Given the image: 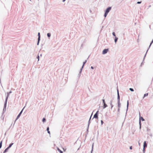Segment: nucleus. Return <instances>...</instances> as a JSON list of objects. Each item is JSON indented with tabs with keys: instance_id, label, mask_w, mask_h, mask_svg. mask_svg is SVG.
Listing matches in <instances>:
<instances>
[{
	"instance_id": "obj_17",
	"label": "nucleus",
	"mask_w": 153,
	"mask_h": 153,
	"mask_svg": "<svg viewBox=\"0 0 153 153\" xmlns=\"http://www.w3.org/2000/svg\"><path fill=\"white\" fill-rule=\"evenodd\" d=\"M9 149L7 147V148H6L5 149V150H4V152L3 153H5L7 152V151Z\"/></svg>"
},
{
	"instance_id": "obj_18",
	"label": "nucleus",
	"mask_w": 153,
	"mask_h": 153,
	"mask_svg": "<svg viewBox=\"0 0 153 153\" xmlns=\"http://www.w3.org/2000/svg\"><path fill=\"white\" fill-rule=\"evenodd\" d=\"M118 39V38L116 37H115V39H114V42L115 43H116Z\"/></svg>"
},
{
	"instance_id": "obj_37",
	"label": "nucleus",
	"mask_w": 153,
	"mask_h": 153,
	"mask_svg": "<svg viewBox=\"0 0 153 153\" xmlns=\"http://www.w3.org/2000/svg\"><path fill=\"white\" fill-rule=\"evenodd\" d=\"M98 112H99V111H97L96 112V113L95 114H98Z\"/></svg>"
},
{
	"instance_id": "obj_27",
	"label": "nucleus",
	"mask_w": 153,
	"mask_h": 153,
	"mask_svg": "<svg viewBox=\"0 0 153 153\" xmlns=\"http://www.w3.org/2000/svg\"><path fill=\"white\" fill-rule=\"evenodd\" d=\"M42 121L43 122H44L46 121V119L45 118H44L42 120Z\"/></svg>"
},
{
	"instance_id": "obj_19",
	"label": "nucleus",
	"mask_w": 153,
	"mask_h": 153,
	"mask_svg": "<svg viewBox=\"0 0 153 153\" xmlns=\"http://www.w3.org/2000/svg\"><path fill=\"white\" fill-rule=\"evenodd\" d=\"M148 93L145 94L144 95L143 97V99H144L145 97L148 96Z\"/></svg>"
},
{
	"instance_id": "obj_40",
	"label": "nucleus",
	"mask_w": 153,
	"mask_h": 153,
	"mask_svg": "<svg viewBox=\"0 0 153 153\" xmlns=\"http://www.w3.org/2000/svg\"><path fill=\"white\" fill-rule=\"evenodd\" d=\"M120 111V108H118V111L119 112V111Z\"/></svg>"
},
{
	"instance_id": "obj_1",
	"label": "nucleus",
	"mask_w": 153,
	"mask_h": 153,
	"mask_svg": "<svg viewBox=\"0 0 153 153\" xmlns=\"http://www.w3.org/2000/svg\"><path fill=\"white\" fill-rule=\"evenodd\" d=\"M12 92L10 91L9 92H7V96L6 97L5 101L4 102V107L3 109V111H5L6 110V105L7 103V100L8 98V97L9 96V95L11 93H12Z\"/></svg>"
},
{
	"instance_id": "obj_26",
	"label": "nucleus",
	"mask_w": 153,
	"mask_h": 153,
	"mask_svg": "<svg viewBox=\"0 0 153 153\" xmlns=\"http://www.w3.org/2000/svg\"><path fill=\"white\" fill-rule=\"evenodd\" d=\"M108 13H106L105 12V14H104V16H105V17L107 16V15Z\"/></svg>"
},
{
	"instance_id": "obj_36",
	"label": "nucleus",
	"mask_w": 153,
	"mask_h": 153,
	"mask_svg": "<svg viewBox=\"0 0 153 153\" xmlns=\"http://www.w3.org/2000/svg\"><path fill=\"white\" fill-rule=\"evenodd\" d=\"M145 148L143 147V153H144L145 152Z\"/></svg>"
},
{
	"instance_id": "obj_7",
	"label": "nucleus",
	"mask_w": 153,
	"mask_h": 153,
	"mask_svg": "<svg viewBox=\"0 0 153 153\" xmlns=\"http://www.w3.org/2000/svg\"><path fill=\"white\" fill-rule=\"evenodd\" d=\"M117 100H118V101H120V95H119V91H118V90L117 89Z\"/></svg>"
},
{
	"instance_id": "obj_35",
	"label": "nucleus",
	"mask_w": 153,
	"mask_h": 153,
	"mask_svg": "<svg viewBox=\"0 0 153 153\" xmlns=\"http://www.w3.org/2000/svg\"><path fill=\"white\" fill-rule=\"evenodd\" d=\"M101 125H102V124L103 123V122L102 120H101Z\"/></svg>"
},
{
	"instance_id": "obj_12",
	"label": "nucleus",
	"mask_w": 153,
	"mask_h": 153,
	"mask_svg": "<svg viewBox=\"0 0 153 153\" xmlns=\"http://www.w3.org/2000/svg\"><path fill=\"white\" fill-rule=\"evenodd\" d=\"M129 105V103H128V100L127 102V109H126V114H127V112L128 110V107Z\"/></svg>"
},
{
	"instance_id": "obj_23",
	"label": "nucleus",
	"mask_w": 153,
	"mask_h": 153,
	"mask_svg": "<svg viewBox=\"0 0 153 153\" xmlns=\"http://www.w3.org/2000/svg\"><path fill=\"white\" fill-rule=\"evenodd\" d=\"M139 124L140 126V128L141 127V121L140 120H139Z\"/></svg>"
},
{
	"instance_id": "obj_22",
	"label": "nucleus",
	"mask_w": 153,
	"mask_h": 153,
	"mask_svg": "<svg viewBox=\"0 0 153 153\" xmlns=\"http://www.w3.org/2000/svg\"><path fill=\"white\" fill-rule=\"evenodd\" d=\"M140 120H142V121H143L145 120L144 119H143V118L142 117H140Z\"/></svg>"
},
{
	"instance_id": "obj_9",
	"label": "nucleus",
	"mask_w": 153,
	"mask_h": 153,
	"mask_svg": "<svg viewBox=\"0 0 153 153\" xmlns=\"http://www.w3.org/2000/svg\"><path fill=\"white\" fill-rule=\"evenodd\" d=\"M147 146V144L146 143V141H145L143 143V147L145 148Z\"/></svg>"
},
{
	"instance_id": "obj_13",
	"label": "nucleus",
	"mask_w": 153,
	"mask_h": 153,
	"mask_svg": "<svg viewBox=\"0 0 153 153\" xmlns=\"http://www.w3.org/2000/svg\"><path fill=\"white\" fill-rule=\"evenodd\" d=\"M118 107L119 108L120 107L121 104L120 102V101H117Z\"/></svg>"
},
{
	"instance_id": "obj_10",
	"label": "nucleus",
	"mask_w": 153,
	"mask_h": 153,
	"mask_svg": "<svg viewBox=\"0 0 153 153\" xmlns=\"http://www.w3.org/2000/svg\"><path fill=\"white\" fill-rule=\"evenodd\" d=\"M92 115V114H91V117H90V119H89V120L88 121V128H87V131H88V129L89 126V124H90V120H91V118Z\"/></svg>"
},
{
	"instance_id": "obj_33",
	"label": "nucleus",
	"mask_w": 153,
	"mask_h": 153,
	"mask_svg": "<svg viewBox=\"0 0 153 153\" xmlns=\"http://www.w3.org/2000/svg\"><path fill=\"white\" fill-rule=\"evenodd\" d=\"M102 100V101H103V104H105V101L103 99V100Z\"/></svg>"
},
{
	"instance_id": "obj_5",
	"label": "nucleus",
	"mask_w": 153,
	"mask_h": 153,
	"mask_svg": "<svg viewBox=\"0 0 153 153\" xmlns=\"http://www.w3.org/2000/svg\"><path fill=\"white\" fill-rule=\"evenodd\" d=\"M108 49H104L102 51V54H105L107 53L108 51Z\"/></svg>"
},
{
	"instance_id": "obj_32",
	"label": "nucleus",
	"mask_w": 153,
	"mask_h": 153,
	"mask_svg": "<svg viewBox=\"0 0 153 153\" xmlns=\"http://www.w3.org/2000/svg\"><path fill=\"white\" fill-rule=\"evenodd\" d=\"M148 49H148V50H147V51H146V54H145V56H144V58H143V60H144V59H145V56H146V53H147V51H148Z\"/></svg>"
},
{
	"instance_id": "obj_14",
	"label": "nucleus",
	"mask_w": 153,
	"mask_h": 153,
	"mask_svg": "<svg viewBox=\"0 0 153 153\" xmlns=\"http://www.w3.org/2000/svg\"><path fill=\"white\" fill-rule=\"evenodd\" d=\"M107 107V105L105 104H104L103 106V108L104 109Z\"/></svg>"
},
{
	"instance_id": "obj_38",
	"label": "nucleus",
	"mask_w": 153,
	"mask_h": 153,
	"mask_svg": "<svg viewBox=\"0 0 153 153\" xmlns=\"http://www.w3.org/2000/svg\"><path fill=\"white\" fill-rule=\"evenodd\" d=\"M129 148H130V149H131V150L132 149V146H130Z\"/></svg>"
},
{
	"instance_id": "obj_3",
	"label": "nucleus",
	"mask_w": 153,
	"mask_h": 153,
	"mask_svg": "<svg viewBox=\"0 0 153 153\" xmlns=\"http://www.w3.org/2000/svg\"><path fill=\"white\" fill-rule=\"evenodd\" d=\"M86 62H87V60H85V61L83 62V65H82V68H81V69L80 70L79 74V76H80V74L82 72V68L84 67V65L85 64V63Z\"/></svg>"
},
{
	"instance_id": "obj_11",
	"label": "nucleus",
	"mask_w": 153,
	"mask_h": 153,
	"mask_svg": "<svg viewBox=\"0 0 153 153\" xmlns=\"http://www.w3.org/2000/svg\"><path fill=\"white\" fill-rule=\"evenodd\" d=\"M112 102H113V101L112 100H111L110 101V104L111 106V109L112 108H113V106L112 104Z\"/></svg>"
},
{
	"instance_id": "obj_20",
	"label": "nucleus",
	"mask_w": 153,
	"mask_h": 153,
	"mask_svg": "<svg viewBox=\"0 0 153 153\" xmlns=\"http://www.w3.org/2000/svg\"><path fill=\"white\" fill-rule=\"evenodd\" d=\"M47 131H48V133L49 134H50V131H49V128L48 127H47Z\"/></svg>"
},
{
	"instance_id": "obj_16",
	"label": "nucleus",
	"mask_w": 153,
	"mask_h": 153,
	"mask_svg": "<svg viewBox=\"0 0 153 153\" xmlns=\"http://www.w3.org/2000/svg\"><path fill=\"white\" fill-rule=\"evenodd\" d=\"M57 150H58V151H59V152H60V153H63L62 152V151H61V150H60L59 149V148H58V147H57Z\"/></svg>"
},
{
	"instance_id": "obj_6",
	"label": "nucleus",
	"mask_w": 153,
	"mask_h": 153,
	"mask_svg": "<svg viewBox=\"0 0 153 153\" xmlns=\"http://www.w3.org/2000/svg\"><path fill=\"white\" fill-rule=\"evenodd\" d=\"M111 9V7H108L105 10V12L108 13L110 11Z\"/></svg>"
},
{
	"instance_id": "obj_25",
	"label": "nucleus",
	"mask_w": 153,
	"mask_h": 153,
	"mask_svg": "<svg viewBox=\"0 0 153 153\" xmlns=\"http://www.w3.org/2000/svg\"><path fill=\"white\" fill-rule=\"evenodd\" d=\"M93 146H94V143L93 144L92 146V150L91 152V153H92V151H93Z\"/></svg>"
},
{
	"instance_id": "obj_21",
	"label": "nucleus",
	"mask_w": 153,
	"mask_h": 153,
	"mask_svg": "<svg viewBox=\"0 0 153 153\" xmlns=\"http://www.w3.org/2000/svg\"><path fill=\"white\" fill-rule=\"evenodd\" d=\"M47 36L48 37H50L51 36V34L50 33H48L47 34Z\"/></svg>"
},
{
	"instance_id": "obj_41",
	"label": "nucleus",
	"mask_w": 153,
	"mask_h": 153,
	"mask_svg": "<svg viewBox=\"0 0 153 153\" xmlns=\"http://www.w3.org/2000/svg\"><path fill=\"white\" fill-rule=\"evenodd\" d=\"M138 144L139 146L140 145V143H139V142H138Z\"/></svg>"
},
{
	"instance_id": "obj_43",
	"label": "nucleus",
	"mask_w": 153,
	"mask_h": 153,
	"mask_svg": "<svg viewBox=\"0 0 153 153\" xmlns=\"http://www.w3.org/2000/svg\"><path fill=\"white\" fill-rule=\"evenodd\" d=\"M40 56H42V54H40Z\"/></svg>"
},
{
	"instance_id": "obj_34",
	"label": "nucleus",
	"mask_w": 153,
	"mask_h": 153,
	"mask_svg": "<svg viewBox=\"0 0 153 153\" xmlns=\"http://www.w3.org/2000/svg\"><path fill=\"white\" fill-rule=\"evenodd\" d=\"M141 3V1H138L137 3L138 4H140Z\"/></svg>"
},
{
	"instance_id": "obj_39",
	"label": "nucleus",
	"mask_w": 153,
	"mask_h": 153,
	"mask_svg": "<svg viewBox=\"0 0 153 153\" xmlns=\"http://www.w3.org/2000/svg\"><path fill=\"white\" fill-rule=\"evenodd\" d=\"M91 68L92 69H94V68L93 66H91Z\"/></svg>"
},
{
	"instance_id": "obj_24",
	"label": "nucleus",
	"mask_w": 153,
	"mask_h": 153,
	"mask_svg": "<svg viewBox=\"0 0 153 153\" xmlns=\"http://www.w3.org/2000/svg\"><path fill=\"white\" fill-rule=\"evenodd\" d=\"M2 141H1L0 143V149L2 147Z\"/></svg>"
},
{
	"instance_id": "obj_28",
	"label": "nucleus",
	"mask_w": 153,
	"mask_h": 153,
	"mask_svg": "<svg viewBox=\"0 0 153 153\" xmlns=\"http://www.w3.org/2000/svg\"><path fill=\"white\" fill-rule=\"evenodd\" d=\"M153 42V40H152V41L151 42V43L149 46V48L150 47V46H151V45L152 44V43Z\"/></svg>"
},
{
	"instance_id": "obj_30",
	"label": "nucleus",
	"mask_w": 153,
	"mask_h": 153,
	"mask_svg": "<svg viewBox=\"0 0 153 153\" xmlns=\"http://www.w3.org/2000/svg\"><path fill=\"white\" fill-rule=\"evenodd\" d=\"M112 34H113V35L114 36H115V37L116 36V35H115V32H113L112 33Z\"/></svg>"
},
{
	"instance_id": "obj_42",
	"label": "nucleus",
	"mask_w": 153,
	"mask_h": 153,
	"mask_svg": "<svg viewBox=\"0 0 153 153\" xmlns=\"http://www.w3.org/2000/svg\"><path fill=\"white\" fill-rule=\"evenodd\" d=\"M65 0H63L62 1H63V2H64Z\"/></svg>"
},
{
	"instance_id": "obj_31",
	"label": "nucleus",
	"mask_w": 153,
	"mask_h": 153,
	"mask_svg": "<svg viewBox=\"0 0 153 153\" xmlns=\"http://www.w3.org/2000/svg\"><path fill=\"white\" fill-rule=\"evenodd\" d=\"M37 58L38 59V61H39V55L37 56Z\"/></svg>"
},
{
	"instance_id": "obj_15",
	"label": "nucleus",
	"mask_w": 153,
	"mask_h": 153,
	"mask_svg": "<svg viewBox=\"0 0 153 153\" xmlns=\"http://www.w3.org/2000/svg\"><path fill=\"white\" fill-rule=\"evenodd\" d=\"M13 144V143H10V144L9 145V146H8V147H7V148H8L9 149L11 147V146H12V145Z\"/></svg>"
},
{
	"instance_id": "obj_2",
	"label": "nucleus",
	"mask_w": 153,
	"mask_h": 153,
	"mask_svg": "<svg viewBox=\"0 0 153 153\" xmlns=\"http://www.w3.org/2000/svg\"><path fill=\"white\" fill-rule=\"evenodd\" d=\"M25 107H24V108H23V109L22 110V111H21V112H20V113H19V114H18V115L17 116V117H16V120H15V122H14V124H13V126H14V124H15V123L16 121V120H18V119H19V118L20 117V116H21V114H22V111H23V109H24V108H25Z\"/></svg>"
},
{
	"instance_id": "obj_4",
	"label": "nucleus",
	"mask_w": 153,
	"mask_h": 153,
	"mask_svg": "<svg viewBox=\"0 0 153 153\" xmlns=\"http://www.w3.org/2000/svg\"><path fill=\"white\" fill-rule=\"evenodd\" d=\"M38 42H37V45H39V41L40 40V33L39 32L38 33Z\"/></svg>"
},
{
	"instance_id": "obj_29",
	"label": "nucleus",
	"mask_w": 153,
	"mask_h": 153,
	"mask_svg": "<svg viewBox=\"0 0 153 153\" xmlns=\"http://www.w3.org/2000/svg\"><path fill=\"white\" fill-rule=\"evenodd\" d=\"M129 90L130 91H134L133 89L132 88H130Z\"/></svg>"
},
{
	"instance_id": "obj_8",
	"label": "nucleus",
	"mask_w": 153,
	"mask_h": 153,
	"mask_svg": "<svg viewBox=\"0 0 153 153\" xmlns=\"http://www.w3.org/2000/svg\"><path fill=\"white\" fill-rule=\"evenodd\" d=\"M94 118H95L97 119H98V114H95L94 116V117L93 119Z\"/></svg>"
},
{
	"instance_id": "obj_44",
	"label": "nucleus",
	"mask_w": 153,
	"mask_h": 153,
	"mask_svg": "<svg viewBox=\"0 0 153 153\" xmlns=\"http://www.w3.org/2000/svg\"><path fill=\"white\" fill-rule=\"evenodd\" d=\"M30 0V1H31V0Z\"/></svg>"
}]
</instances>
